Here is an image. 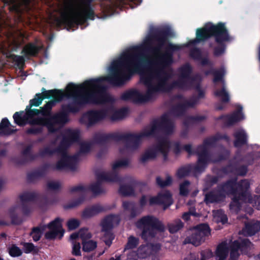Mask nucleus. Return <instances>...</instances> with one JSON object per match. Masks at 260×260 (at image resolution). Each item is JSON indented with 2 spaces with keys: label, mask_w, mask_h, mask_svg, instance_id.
<instances>
[{
  "label": "nucleus",
  "mask_w": 260,
  "mask_h": 260,
  "mask_svg": "<svg viewBox=\"0 0 260 260\" xmlns=\"http://www.w3.org/2000/svg\"><path fill=\"white\" fill-rule=\"evenodd\" d=\"M174 129L173 122L169 118L167 114L163 115L160 120L154 119L150 123V128L145 129L139 134L118 133L107 134L95 133L93 137L94 143L101 145H106L110 140L116 142L124 141L125 147L127 149L135 150L138 149L142 138L144 137H155L159 132L166 134H172Z\"/></svg>",
  "instance_id": "obj_3"
},
{
  "label": "nucleus",
  "mask_w": 260,
  "mask_h": 260,
  "mask_svg": "<svg viewBox=\"0 0 260 260\" xmlns=\"http://www.w3.org/2000/svg\"><path fill=\"white\" fill-rule=\"evenodd\" d=\"M139 243V238L131 236L128 238L127 242L125 245L124 250L134 249L137 247Z\"/></svg>",
  "instance_id": "obj_45"
},
{
  "label": "nucleus",
  "mask_w": 260,
  "mask_h": 260,
  "mask_svg": "<svg viewBox=\"0 0 260 260\" xmlns=\"http://www.w3.org/2000/svg\"><path fill=\"white\" fill-rule=\"evenodd\" d=\"M233 136L235 138L234 145L235 147L239 148L247 144L248 136L244 130L237 131L234 133Z\"/></svg>",
  "instance_id": "obj_25"
},
{
  "label": "nucleus",
  "mask_w": 260,
  "mask_h": 260,
  "mask_svg": "<svg viewBox=\"0 0 260 260\" xmlns=\"http://www.w3.org/2000/svg\"><path fill=\"white\" fill-rule=\"evenodd\" d=\"M170 147V143L166 139H161L159 140L157 144L154 148V150L157 152H160L163 154L164 159H166L168 156V153Z\"/></svg>",
  "instance_id": "obj_28"
},
{
  "label": "nucleus",
  "mask_w": 260,
  "mask_h": 260,
  "mask_svg": "<svg viewBox=\"0 0 260 260\" xmlns=\"http://www.w3.org/2000/svg\"><path fill=\"white\" fill-rule=\"evenodd\" d=\"M119 192L123 197L131 196L135 194V190L132 185L124 184L120 186Z\"/></svg>",
  "instance_id": "obj_41"
},
{
  "label": "nucleus",
  "mask_w": 260,
  "mask_h": 260,
  "mask_svg": "<svg viewBox=\"0 0 260 260\" xmlns=\"http://www.w3.org/2000/svg\"><path fill=\"white\" fill-rule=\"evenodd\" d=\"M213 37L217 46L213 48V55L215 57L223 55L226 49V43L233 40V38L223 22H218L216 24L207 23L204 27L197 29L196 38L191 43L195 44L205 42Z\"/></svg>",
  "instance_id": "obj_5"
},
{
  "label": "nucleus",
  "mask_w": 260,
  "mask_h": 260,
  "mask_svg": "<svg viewBox=\"0 0 260 260\" xmlns=\"http://www.w3.org/2000/svg\"><path fill=\"white\" fill-rule=\"evenodd\" d=\"M64 234V231H56L50 230L45 234V238L47 240H52L55 239L58 236V239H61Z\"/></svg>",
  "instance_id": "obj_50"
},
{
  "label": "nucleus",
  "mask_w": 260,
  "mask_h": 260,
  "mask_svg": "<svg viewBox=\"0 0 260 260\" xmlns=\"http://www.w3.org/2000/svg\"><path fill=\"white\" fill-rule=\"evenodd\" d=\"M205 116H191L186 118L183 122V125L185 128L188 129V127L191 123L202 121L206 119Z\"/></svg>",
  "instance_id": "obj_43"
},
{
  "label": "nucleus",
  "mask_w": 260,
  "mask_h": 260,
  "mask_svg": "<svg viewBox=\"0 0 260 260\" xmlns=\"http://www.w3.org/2000/svg\"><path fill=\"white\" fill-rule=\"evenodd\" d=\"M120 99L124 101H131L136 104L145 103L152 100L151 94L148 93V87H146L145 94L137 89H131L124 92L121 95Z\"/></svg>",
  "instance_id": "obj_14"
},
{
  "label": "nucleus",
  "mask_w": 260,
  "mask_h": 260,
  "mask_svg": "<svg viewBox=\"0 0 260 260\" xmlns=\"http://www.w3.org/2000/svg\"><path fill=\"white\" fill-rule=\"evenodd\" d=\"M107 114L105 110H92L87 112L83 117L87 119L86 124L89 127L105 119Z\"/></svg>",
  "instance_id": "obj_16"
},
{
  "label": "nucleus",
  "mask_w": 260,
  "mask_h": 260,
  "mask_svg": "<svg viewBox=\"0 0 260 260\" xmlns=\"http://www.w3.org/2000/svg\"><path fill=\"white\" fill-rule=\"evenodd\" d=\"M138 253L140 257L145 258L151 254V250L149 245H141L138 248Z\"/></svg>",
  "instance_id": "obj_52"
},
{
  "label": "nucleus",
  "mask_w": 260,
  "mask_h": 260,
  "mask_svg": "<svg viewBox=\"0 0 260 260\" xmlns=\"http://www.w3.org/2000/svg\"><path fill=\"white\" fill-rule=\"evenodd\" d=\"M82 250L85 252H90L94 250L97 247L96 242L90 240L82 242Z\"/></svg>",
  "instance_id": "obj_47"
},
{
  "label": "nucleus",
  "mask_w": 260,
  "mask_h": 260,
  "mask_svg": "<svg viewBox=\"0 0 260 260\" xmlns=\"http://www.w3.org/2000/svg\"><path fill=\"white\" fill-rule=\"evenodd\" d=\"M85 200V196L84 194H82L78 199L73 200L69 204L64 206V209L66 210L70 209L75 208L80 205L82 204Z\"/></svg>",
  "instance_id": "obj_44"
},
{
  "label": "nucleus",
  "mask_w": 260,
  "mask_h": 260,
  "mask_svg": "<svg viewBox=\"0 0 260 260\" xmlns=\"http://www.w3.org/2000/svg\"><path fill=\"white\" fill-rule=\"evenodd\" d=\"M211 230L208 223H200L193 227V231L188 237V242L199 246L211 235Z\"/></svg>",
  "instance_id": "obj_12"
},
{
  "label": "nucleus",
  "mask_w": 260,
  "mask_h": 260,
  "mask_svg": "<svg viewBox=\"0 0 260 260\" xmlns=\"http://www.w3.org/2000/svg\"><path fill=\"white\" fill-rule=\"evenodd\" d=\"M236 173L241 176H244L248 172V166L247 165H241L235 168Z\"/></svg>",
  "instance_id": "obj_64"
},
{
  "label": "nucleus",
  "mask_w": 260,
  "mask_h": 260,
  "mask_svg": "<svg viewBox=\"0 0 260 260\" xmlns=\"http://www.w3.org/2000/svg\"><path fill=\"white\" fill-rule=\"evenodd\" d=\"M16 206L11 207L9 210V214L11 223L14 225H20L23 222L22 218L16 213Z\"/></svg>",
  "instance_id": "obj_37"
},
{
  "label": "nucleus",
  "mask_w": 260,
  "mask_h": 260,
  "mask_svg": "<svg viewBox=\"0 0 260 260\" xmlns=\"http://www.w3.org/2000/svg\"><path fill=\"white\" fill-rule=\"evenodd\" d=\"M243 107L239 105L236 111L231 114H222L216 118V120H222L223 127H228L235 124L244 118V115L242 112Z\"/></svg>",
  "instance_id": "obj_15"
},
{
  "label": "nucleus",
  "mask_w": 260,
  "mask_h": 260,
  "mask_svg": "<svg viewBox=\"0 0 260 260\" xmlns=\"http://www.w3.org/2000/svg\"><path fill=\"white\" fill-rule=\"evenodd\" d=\"M214 95L217 97L221 98V101L222 103H226L230 101L229 94L224 87H223L220 90H216L214 92Z\"/></svg>",
  "instance_id": "obj_46"
},
{
  "label": "nucleus",
  "mask_w": 260,
  "mask_h": 260,
  "mask_svg": "<svg viewBox=\"0 0 260 260\" xmlns=\"http://www.w3.org/2000/svg\"><path fill=\"white\" fill-rule=\"evenodd\" d=\"M58 102L56 100H50L47 102L43 107H40V111L41 115L43 116L42 117H48L52 115L51 114L52 109Z\"/></svg>",
  "instance_id": "obj_32"
},
{
  "label": "nucleus",
  "mask_w": 260,
  "mask_h": 260,
  "mask_svg": "<svg viewBox=\"0 0 260 260\" xmlns=\"http://www.w3.org/2000/svg\"><path fill=\"white\" fill-rule=\"evenodd\" d=\"M171 35L169 27L155 29L146 39L144 45L128 48L118 59L114 61L108 75L87 80L79 85L71 83L69 88L83 90L93 105L113 102V99L107 93V87L103 82L106 81L113 86H121L133 74H141L143 72L142 63L144 61V55L142 52L147 49L155 55L159 54Z\"/></svg>",
  "instance_id": "obj_1"
},
{
  "label": "nucleus",
  "mask_w": 260,
  "mask_h": 260,
  "mask_svg": "<svg viewBox=\"0 0 260 260\" xmlns=\"http://www.w3.org/2000/svg\"><path fill=\"white\" fill-rule=\"evenodd\" d=\"M159 205L164 206V209L165 210L172 204V194L168 190L162 193L158 194Z\"/></svg>",
  "instance_id": "obj_31"
},
{
  "label": "nucleus",
  "mask_w": 260,
  "mask_h": 260,
  "mask_svg": "<svg viewBox=\"0 0 260 260\" xmlns=\"http://www.w3.org/2000/svg\"><path fill=\"white\" fill-rule=\"evenodd\" d=\"M236 178H233L219 184L217 187L218 192L222 194L223 199L226 196L232 195L233 198L237 196Z\"/></svg>",
  "instance_id": "obj_17"
},
{
  "label": "nucleus",
  "mask_w": 260,
  "mask_h": 260,
  "mask_svg": "<svg viewBox=\"0 0 260 260\" xmlns=\"http://www.w3.org/2000/svg\"><path fill=\"white\" fill-rule=\"evenodd\" d=\"M41 114L40 110L37 109H31L27 105L25 109V112L23 111L16 112L13 115L14 122L19 126H24L26 124H29L31 126H43L42 124H36L34 122L38 118H42V117H34Z\"/></svg>",
  "instance_id": "obj_10"
},
{
  "label": "nucleus",
  "mask_w": 260,
  "mask_h": 260,
  "mask_svg": "<svg viewBox=\"0 0 260 260\" xmlns=\"http://www.w3.org/2000/svg\"><path fill=\"white\" fill-rule=\"evenodd\" d=\"M190 184V182L188 180H185L180 184L179 186V193L182 196H187L189 193L188 186Z\"/></svg>",
  "instance_id": "obj_57"
},
{
  "label": "nucleus",
  "mask_w": 260,
  "mask_h": 260,
  "mask_svg": "<svg viewBox=\"0 0 260 260\" xmlns=\"http://www.w3.org/2000/svg\"><path fill=\"white\" fill-rule=\"evenodd\" d=\"M243 230L248 236H253L260 230V222L257 221L246 223Z\"/></svg>",
  "instance_id": "obj_30"
},
{
  "label": "nucleus",
  "mask_w": 260,
  "mask_h": 260,
  "mask_svg": "<svg viewBox=\"0 0 260 260\" xmlns=\"http://www.w3.org/2000/svg\"><path fill=\"white\" fill-rule=\"evenodd\" d=\"M105 211V209L103 206L100 204H95L91 207L85 208L82 213V217L89 218Z\"/></svg>",
  "instance_id": "obj_24"
},
{
  "label": "nucleus",
  "mask_w": 260,
  "mask_h": 260,
  "mask_svg": "<svg viewBox=\"0 0 260 260\" xmlns=\"http://www.w3.org/2000/svg\"><path fill=\"white\" fill-rule=\"evenodd\" d=\"M96 182L91 184L87 188V190L91 191L94 195H99L105 192L101 187L102 182H116L118 180L117 175L114 172H96Z\"/></svg>",
  "instance_id": "obj_11"
},
{
  "label": "nucleus",
  "mask_w": 260,
  "mask_h": 260,
  "mask_svg": "<svg viewBox=\"0 0 260 260\" xmlns=\"http://www.w3.org/2000/svg\"><path fill=\"white\" fill-rule=\"evenodd\" d=\"M224 74V71L222 69H220L219 70H215L213 74V82L216 83L218 82L222 81Z\"/></svg>",
  "instance_id": "obj_62"
},
{
  "label": "nucleus",
  "mask_w": 260,
  "mask_h": 260,
  "mask_svg": "<svg viewBox=\"0 0 260 260\" xmlns=\"http://www.w3.org/2000/svg\"><path fill=\"white\" fill-rule=\"evenodd\" d=\"M195 154L198 156L197 164L194 165L193 171L202 173L205 171L210 162H212L210 153L207 147L204 145H198L195 149Z\"/></svg>",
  "instance_id": "obj_13"
},
{
  "label": "nucleus",
  "mask_w": 260,
  "mask_h": 260,
  "mask_svg": "<svg viewBox=\"0 0 260 260\" xmlns=\"http://www.w3.org/2000/svg\"><path fill=\"white\" fill-rule=\"evenodd\" d=\"M42 93H37L38 95L43 99V101L46 99H52L51 100H56V101H61L63 98L68 95H65L64 92L58 89H52L46 90L43 87L41 89Z\"/></svg>",
  "instance_id": "obj_22"
},
{
  "label": "nucleus",
  "mask_w": 260,
  "mask_h": 260,
  "mask_svg": "<svg viewBox=\"0 0 260 260\" xmlns=\"http://www.w3.org/2000/svg\"><path fill=\"white\" fill-rule=\"evenodd\" d=\"M157 154L155 150L151 149L146 151L140 157V161L145 163L149 159H154L156 157Z\"/></svg>",
  "instance_id": "obj_48"
},
{
  "label": "nucleus",
  "mask_w": 260,
  "mask_h": 260,
  "mask_svg": "<svg viewBox=\"0 0 260 260\" xmlns=\"http://www.w3.org/2000/svg\"><path fill=\"white\" fill-rule=\"evenodd\" d=\"M241 155L237 153L235 159L238 160L239 161H243L247 164V166L252 165L254 163V154L252 152H249L245 154L244 156L240 158Z\"/></svg>",
  "instance_id": "obj_40"
},
{
  "label": "nucleus",
  "mask_w": 260,
  "mask_h": 260,
  "mask_svg": "<svg viewBox=\"0 0 260 260\" xmlns=\"http://www.w3.org/2000/svg\"><path fill=\"white\" fill-rule=\"evenodd\" d=\"M119 222L118 216L114 214H110L106 216L101 222L103 232L111 231L113 228V223L115 221Z\"/></svg>",
  "instance_id": "obj_26"
},
{
  "label": "nucleus",
  "mask_w": 260,
  "mask_h": 260,
  "mask_svg": "<svg viewBox=\"0 0 260 260\" xmlns=\"http://www.w3.org/2000/svg\"><path fill=\"white\" fill-rule=\"evenodd\" d=\"M156 182L160 187L164 188L171 185L172 179L171 176H168L165 180H163L160 177L158 176L156 178Z\"/></svg>",
  "instance_id": "obj_54"
},
{
  "label": "nucleus",
  "mask_w": 260,
  "mask_h": 260,
  "mask_svg": "<svg viewBox=\"0 0 260 260\" xmlns=\"http://www.w3.org/2000/svg\"><path fill=\"white\" fill-rule=\"evenodd\" d=\"M104 232L105 234L102 237V240L105 244L109 247L112 243V241L115 238V236L111 231Z\"/></svg>",
  "instance_id": "obj_55"
},
{
  "label": "nucleus",
  "mask_w": 260,
  "mask_h": 260,
  "mask_svg": "<svg viewBox=\"0 0 260 260\" xmlns=\"http://www.w3.org/2000/svg\"><path fill=\"white\" fill-rule=\"evenodd\" d=\"M41 48L33 43H29L24 47L22 52L26 56H37Z\"/></svg>",
  "instance_id": "obj_29"
},
{
  "label": "nucleus",
  "mask_w": 260,
  "mask_h": 260,
  "mask_svg": "<svg viewBox=\"0 0 260 260\" xmlns=\"http://www.w3.org/2000/svg\"><path fill=\"white\" fill-rule=\"evenodd\" d=\"M237 196L233 198V202L237 204H240V201H244L246 197L247 191L249 188L250 184L248 180H241L237 182L236 179Z\"/></svg>",
  "instance_id": "obj_19"
},
{
  "label": "nucleus",
  "mask_w": 260,
  "mask_h": 260,
  "mask_svg": "<svg viewBox=\"0 0 260 260\" xmlns=\"http://www.w3.org/2000/svg\"><path fill=\"white\" fill-rule=\"evenodd\" d=\"M251 242L248 239L236 240L230 244L229 248L225 242L219 244L216 248V256L218 260H225L229 250H230L229 260H238L240 256L239 251L242 253H246Z\"/></svg>",
  "instance_id": "obj_7"
},
{
  "label": "nucleus",
  "mask_w": 260,
  "mask_h": 260,
  "mask_svg": "<svg viewBox=\"0 0 260 260\" xmlns=\"http://www.w3.org/2000/svg\"><path fill=\"white\" fill-rule=\"evenodd\" d=\"M189 56L193 59L199 61L200 59H202V51L199 48H193L190 50Z\"/></svg>",
  "instance_id": "obj_58"
},
{
  "label": "nucleus",
  "mask_w": 260,
  "mask_h": 260,
  "mask_svg": "<svg viewBox=\"0 0 260 260\" xmlns=\"http://www.w3.org/2000/svg\"><path fill=\"white\" fill-rule=\"evenodd\" d=\"M71 83L67 86L66 90L67 96L72 98V102L62 105L61 111L57 113L48 117L38 118L34 121L36 124L45 126L50 133L56 132L57 129L55 127L56 124L64 125L68 122L70 113L77 114L86 105L92 104L83 90L69 88V86Z\"/></svg>",
  "instance_id": "obj_4"
},
{
  "label": "nucleus",
  "mask_w": 260,
  "mask_h": 260,
  "mask_svg": "<svg viewBox=\"0 0 260 260\" xmlns=\"http://www.w3.org/2000/svg\"><path fill=\"white\" fill-rule=\"evenodd\" d=\"M9 58L12 59L19 69L22 70L24 69L25 59L23 56L13 54L9 56Z\"/></svg>",
  "instance_id": "obj_42"
},
{
  "label": "nucleus",
  "mask_w": 260,
  "mask_h": 260,
  "mask_svg": "<svg viewBox=\"0 0 260 260\" xmlns=\"http://www.w3.org/2000/svg\"><path fill=\"white\" fill-rule=\"evenodd\" d=\"M136 225L141 231L140 236L144 241H150L155 238L157 231L164 232L165 231L162 222L152 215L142 217L137 221Z\"/></svg>",
  "instance_id": "obj_8"
},
{
  "label": "nucleus",
  "mask_w": 260,
  "mask_h": 260,
  "mask_svg": "<svg viewBox=\"0 0 260 260\" xmlns=\"http://www.w3.org/2000/svg\"><path fill=\"white\" fill-rule=\"evenodd\" d=\"M94 0H84L82 2L83 9L81 12L74 13V5L70 2L66 5L63 11L61 13V17L57 19L58 25L64 24L72 28L78 25L85 24L87 20H93L95 17L92 3Z\"/></svg>",
  "instance_id": "obj_6"
},
{
  "label": "nucleus",
  "mask_w": 260,
  "mask_h": 260,
  "mask_svg": "<svg viewBox=\"0 0 260 260\" xmlns=\"http://www.w3.org/2000/svg\"><path fill=\"white\" fill-rule=\"evenodd\" d=\"M8 252L9 255L13 257H19L22 254L21 249L14 244L8 248Z\"/></svg>",
  "instance_id": "obj_51"
},
{
  "label": "nucleus",
  "mask_w": 260,
  "mask_h": 260,
  "mask_svg": "<svg viewBox=\"0 0 260 260\" xmlns=\"http://www.w3.org/2000/svg\"><path fill=\"white\" fill-rule=\"evenodd\" d=\"M45 229V226L44 225L42 227H34L31 229L29 235L32 237L35 242H37L40 240Z\"/></svg>",
  "instance_id": "obj_38"
},
{
  "label": "nucleus",
  "mask_w": 260,
  "mask_h": 260,
  "mask_svg": "<svg viewBox=\"0 0 260 260\" xmlns=\"http://www.w3.org/2000/svg\"><path fill=\"white\" fill-rule=\"evenodd\" d=\"M44 126H39L38 127H32L28 128L25 131V134L27 135H38L41 134L43 131Z\"/></svg>",
  "instance_id": "obj_60"
},
{
  "label": "nucleus",
  "mask_w": 260,
  "mask_h": 260,
  "mask_svg": "<svg viewBox=\"0 0 260 260\" xmlns=\"http://www.w3.org/2000/svg\"><path fill=\"white\" fill-rule=\"evenodd\" d=\"M17 132V129H13L11 127H5L1 122L0 123V135L1 136H10Z\"/></svg>",
  "instance_id": "obj_61"
},
{
  "label": "nucleus",
  "mask_w": 260,
  "mask_h": 260,
  "mask_svg": "<svg viewBox=\"0 0 260 260\" xmlns=\"http://www.w3.org/2000/svg\"><path fill=\"white\" fill-rule=\"evenodd\" d=\"M19 199L21 202H29L43 201L45 205L48 204V199L46 195L39 193L34 191H25L19 195Z\"/></svg>",
  "instance_id": "obj_20"
},
{
  "label": "nucleus",
  "mask_w": 260,
  "mask_h": 260,
  "mask_svg": "<svg viewBox=\"0 0 260 260\" xmlns=\"http://www.w3.org/2000/svg\"><path fill=\"white\" fill-rule=\"evenodd\" d=\"M181 49L180 46L169 42L165 52L158 57L157 61L149 62L155 68H147L140 75V81L146 87H148V93L151 94L152 100L155 99L158 94L169 92L175 88L188 89L181 79H177L169 83L168 82L172 78V74L166 70L173 63L174 52Z\"/></svg>",
  "instance_id": "obj_2"
},
{
  "label": "nucleus",
  "mask_w": 260,
  "mask_h": 260,
  "mask_svg": "<svg viewBox=\"0 0 260 260\" xmlns=\"http://www.w3.org/2000/svg\"><path fill=\"white\" fill-rule=\"evenodd\" d=\"M179 77L178 79H181L184 82L185 86L189 89L192 86L194 78L191 76L192 68L190 64L187 63L182 66L178 69Z\"/></svg>",
  "instance_id": "obj_18"
},
{
  "label": "nucleus",
  "mask_w": 260,
  "mask_h": 260,
  "mask_svg": "<svg viewBox=\"0 0 260 260\" xmlns=\"http://www.w3.org/2000/svg\"><path fill=\"white\" fill-rule=\"evenodd\" d=\"M56 150L57 147L51 149L49 146H47L43 149L40 150L38 155L39 156L43 157L46 156H52L56 153L59 154V152Z\"/></svg>",
  "instance_id": "obj_49"
},
{
  "label": "nucleus",
  "mask_w": 260,
  "mask_h": 260,
  "mask_svg": "<svg viewBox=\"0 0 260 260\" xmlns=\"http://www.w3.org/2000/svg\"><path fill=\"white\" fill-rule=\"evenodd\" d=\"M73 144L68 137L63 136L59 145L57 147V150L61 155L60 159L56 162L54 170L62 171L70 170L75 171L76 169V164L79 158V154H75L72 156L69 155L67 150Z\"/></svg>",
  "instance_id": "obj_9"
},
{
  "label": "nucleus",
  "mask_w": 260,
  "mask_h": 260,
  "mask_svg": "<svg viewBox=\"0 0 260 260\" xmlns=\"http://www.w3.org/2000/svg\"><path fill=\"white\" fill-rule=\"evenodd\" d=\"M32 146L31 145H29L27 146L22 151V154L24 156V158L21 159L20 161L19 162L20 164H24L27 161L26 158H28V160L30 161H32L35 160L37 156L36 154H33L31 152V150L32 149Z\"/></svg>",
  "instance_id": "obj_33"
},
{
  "label": "nucleus",
  "mask_w": 260,
  "mask_h": 260,
  "mask_svg": "<svg viewBox=\"0 0 260 260\" xmlns=\"http://www.w3.org/2000/svg\"><path fill=\"white\" fill-rule=\"evenodd\" d=\"M23 251L25 253H37L38 249L36 248L32 243L25 242L23 243Z\"/></svg>",
  "instance_id": "obj_56"
},
{
  "label": "nucleus",
  "mask_w": 260,
  "mask_h": 260,
  "mask_svg": "<svg viewBox=\"0 0 260 260\" xmlns=\"http://www.w3.org/2000/svg\"><path fill=\"white\" fill-rule=\"evenodd\" d=\"M50 166L49 163H45L38 169L28 173L27 175V181L32 182L39 178L44 177Z\"/></svg>",
  "instance_id": "obj_23"
},
{
  "label": "nucleus",
  "mask_w": 260,
  "mask_h": 260,
  "mask_svg": "<svg viewBox=\"0 0 260 260\" xmlns=\"http://www.w3.org/2000/svg\"><path fill=\"white\" fill-rule=\"evenodd\" d=\"M127 109L123 108L115 112L112 115V119H118L124 117L127 113Z\"/></svg>",
  "instance_id": "obj_63"
},
{
  "label": "nucleus",
  "mask_w": 260,
  "mask_h": 260,
  "mask_svg": "<svg viewBox=\"0 0 260 260\" xmlns=\"http://www.w3.org/2000/svg\"><path fill=\"white\" fill-rule=\"evenodd\" d=\"M222 196V194L220 193V192H218V189L216 187L214 190L210 191L206 193L204 202L207 204L217 203L224 200Z\"/></svg>",
  "instance_id": "obj_27"
},
{
  "label": "nucleus",
  "mask_w": 260,
  "mask_h": 260,
  "mask_svg": "<svg viewBox=\"0 0 260 260\" xmlns=\"http://www.w3.org/2000/svg\"><path fill=\"white\" fill-rule=\"evenodd\" d=\"M194 165L192 164H188L187 165L182 166L179 168L177 171L176 175L179 178H182L189 175V173L193 171Z\"/></svg>",
  "instance_id": "obj_34"
},
{
  "label": "nucleus",
  "mask_w": 260,
  "mask_h": 260,
  "mask_svg": "<svg viewBox=\"0 0 260 260\" xmlns=\"http://www.w3.org/2000/svg\"><path fill=\"white\" fill-rule=\"evenodd\" d=\"M129 161L127 159L118 160L115 161L112 165V171L110 172H114L116 173L118 178V180L116 182H120L121 181V179L118 173L117 172V169L120 168H125L128 166Z\"/></svg>",
  "instance_id": "obj_35"
},
{
  "label": "nucleus",
  "mask_w": 260,
  "mask_h": 260,
  "mask_svg": "<svg viewBox=\"0 0 260 260\" xmlns=\"http://www.w3.org/2000/svg\"><path fill=\"white\" fill-rule=\"evenodd\" d=\"M230 152L228 150L225 149L222 153L219 154L217 158L212 160L213 163H217L222 160H225L229 158Z\"/></svg>",
  "instance_id": "obj_59"
},
{
  "label": "nucleus",
  "mask_w": 260,
  "mask_h": 260,
  "mask_svg": "<svg viewBox=\"0 0 260 260\" xmlns=\"http://www.w3.org/2000/svg\"><path fill=\"white\" fill-rule=\"evenodd\" d=\"M169 232L171 234H174L178 232L184 226V223L180 219H177L172 223L167 225Z\"/></svg>",
  "instance_id": "obj_36"
},
{
  "label": "nucleus",
  "mask_w": 260,
  "mask_h": 260,
  "mask_svg": "<svg viewBox=\"0 0 260 260\" xmlns=\"http://www.w3.org/2000/svg\"><path fill=\"white\" fill-rule=\"evenodd\" d=\"M66 136L73 143L77 142L79 140L80 132L78 130L70 129L68 131Z\"/></svg>",
  "instance_id": "obj_53"
},
{
  "label": "nucleus",
  "mask_w": 260,
  "mask_h": 260,
  "mask_svg": "<svg viewBox=\"0 0 260 260\" xmlns=\"http://www.w3.org/2000/svg\"><path fill=\"white\" fill-rule=\"evenodd\" d=\"M61 222L62 220L59 217H56L54 220L45 226V228L47 227L50 230L64 232L62 227Z\"/></svg>",
  "instance_id": "obj_39"
},
{
  "label": "nucleus",
  "mask_w": 260,
  "mask_h": 260,
  "mask_svg": "<svg viewBox=\"0 0 260 260\" xmlns=\"http://www.w3.org/2000/svg\"><path fill=\"white\" fill-rule=\"evenodd\" d=\"M196 105V101H185L183 103H179L173 106L170 110V114L175 117L183 116L186 110L189 108H192Z\"/></svg>",
  "instance_id": "obj_21"
}]
</instances>
